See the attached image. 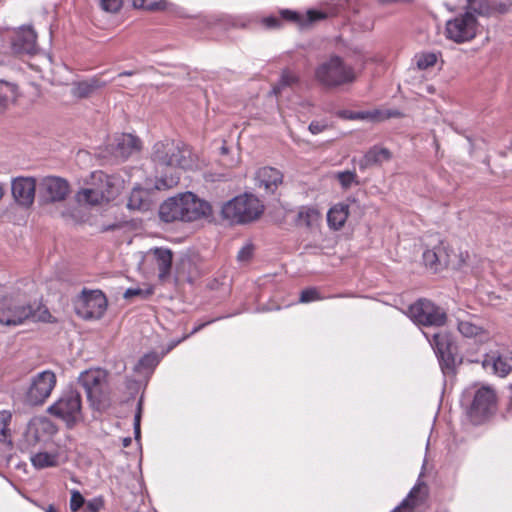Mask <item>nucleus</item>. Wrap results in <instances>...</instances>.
<instances>
[{
  "label": "nucleus",
  "instance_id": "nucleus-1",
  "mask_svg": "<svg viewBox=\"0 0 512 512\" xmlns=\"http://www.w3.org/2000/svg\"><path fill=\"white\" fill-rule=\"evenodd\" d=\"M212 215L209 202L192 192H185L165 200L159 207V218L165 223L194 222Z\"/></svg>",
  "mask_w": 512,
  "mask_h": 512
},
{
  "label": "nucleus",
  "instance_id": "nucleus-2",
  "mask_svg": "<svg viewBox=\"0 0 512 512\" xmlns=\"http://www.w3.org/2000/svg\"><path fill=\"white\" fill-rule=\"evenodd\" d=\"M151 160L157 166L183 170L191 169L194 164L189 147L174 140L156 142L152 149Z\"/></svg>",
  "mask_w": 512,
  "mask_h": 512
},
{
  "label": "nucleus",
  "instance_id": "nucleus-3",
  "mask_svg": "<svg viewBox=\"0 0 512 512\" xmlns=\"http://www.w3.org/2000/svg\"><path fill=\"white\" fill-rule=\"evenodd\" d=\"M264 205L252 194L236 196L222 206L221 215L232 224H246L257 220Z\"/></svg>",
  "mask_w": 512,
  "mask_h": 512
},
{
  "label": "nucleus",
  "instance_id": "nucleus-4",
  "mask_svg": "<svg viewBox=\"0 0 512 512\" xmlns=\"http://www.w3.org/2000/svg\"><path fill=\"white\" fill-rule=\"evenodd\" d=\"M315 77L325 87H338L355 80L353 67L344 63L341 57L332 56L315 70Z\"/></svg>",
  "mask_w": 512,
  "mask_h": 512
},
{
  "label": "nucleus",
  "instance_id": "nucleus-5",
  "mask_svg": "<svg viewBox=\"0 0 512 512\" xmlns=\"http://www.w3.org/2000/svg\"><path fill=\"white\" fill-rule=\"evenodd\" d=\"M407 314L418 326L443 327L448 322L445 309L426 298H420L409 305Z\"/></svg>",
  "mask_w": 512,
  "mask_h": 512
},
{
  "label": "nucleus",
  "instance_id": "nucleus-6",
  "mask_svg": "<svg viewBox=\"0 0 512 512\" xmlns=\"http://www.w3.org/2000/svg\"><path fill=\"white\" fill-rule=\"evenodd\" d=\"M75 313L84 320L101 319L108 307L106 295L99 289L83 288L73 300Z\"/></svg>",
  "mask_w": 512,
  "mask_h": 512
},
{
  "label": "nucleus",
  "instance_id": "nucleus-7",
  "mask_svg": "<svg viewBox=\"0 0 512 512\" xmlns=\"http://www.w3.org/2000/svg\"><path fill=\"white\" fill-rule=\"evenodd\" d=\"M81 396L75 390H67L48 408V412L72 426L82 418Z\"/></svg>",
  "mask_w": 512,
  "mask_h": 512
},
{
  "label": "nucleus",
  "instance_id": "nucleus-8",
  "mask_svg": "<svg viewBox=\"0 0 512 512\" xmlns=\"http://www.w3.org/2000/svg\"><path fill=\"white\" fill-rule=\"evenodd\" d=\"M478 26L477 17L471 11H466L446 22L445 36L455 43H465L476 37Z\"/></svg>",
  "mask_w": 512,
  "mask_h": 512
},
{
  "label": "nucleus",
  "instance_id": "nucleus-9",
  "mask_svg": "<svg viewBox=\"0 0 512 512\" xmlns=\"http://www.w3.org/2000/svg\"><path fill=\"white\" fill-rule=\"evenodd\" d=\"M497 396L491 386H481L473 395L468 408V416L475 424H480L488 419L496 410Z\"/></svg>",
  "mask_w": 512,
  "mask_h": 512
},
{
  "label": "nucleus",
  "instance_id": "nucleus-10",
  "mask_svg": "<svg viewBox=\"0 0 512 512\" xmlns=\"http://www.w3.org/2000/svg\"><path fill=\"white\" fill-rule=\"evenodd\" d=\"M71 193L70 183L59 176L43 177L38 184V201L40 205L64 202Z\"/></svg>",
  "mask_w": 512,
  "mask_h": 512
},
{
  "label": "nucleus",
  "instance_id": "nucleus-11",
  "mask_svg": "<svg viewBox=\"0 0 512 512\" xmlns=\"http://www.w3.org/2000/svg\"><path fill=\"white\" fill-rule=\"evenodd\" d=\"M29 318H36L30 305L20 304L17 300L8 296L0 299V324L18 325Z\"/></svg>",
  "mask_w": 512,
  "mask_h": 512
},
{
  "label": "nucleus",
  "instance_id": "nucleus-12",
  "mask_svg": "<svg viewBox=\"0 0 512 512\" xmlns=\"http://www.w3.org/2000/svg\"><path fill=\"white\" fill-rule=\"evenodd\" d=\"M55 385L56 375L52 371L45 370L38 373L32 379L30 387L27 391V401L31 405L43 404L51 395Z\"/></svg>",
  "mask_w": 512,
  "mask_h": 512
},
{
  "label": "nucleus",
  "instance_id": "nucleus-13",
  "mask_svg": "<svg viewBox=\"0 0 512 512\" xmlns=\"http://www.w3.org/2000/svg\"><path fill=\"white\" fill-rule=\"evenodd\" d=\"M279 15L282 24L288 23L297 26L300 29L308 28L314 23L327 19L332 16L337 15V11L335 9H329L327 11L322 10H308L306 14H301L297 11L290 9H281L279 10Z\"/></svg>",
  "mask_w": 512,
  "mask_h": 512
},
{
  "label": "nucleus",
  "instance_id": "nucleus-14",
  "mask_svg": "<svg viewBox=\"0 0 512 512\" xmlns=\"http://www.w3.org/2000/svg\"><path fill=\"white\" fill-rule=\"evenodd\" d=\"M36 187L34 177L20 176L13 179L11 191L15 202L23 208H30L35 200Z\"/></svg>",
  "mask_w": 512,
  "mask_h": 512
},
{
  "label": "nucleus",
  "instance_id": "nucleus-15",
  "mask_svg": "<svg viewBox=\"0 0 512 512\" xmlns=\"http://www.w3.org/2000/svg\"><path fill=\"white\" fill-rule=\"evenodd\" d=\"M106 372L100 368L83 371L79 376V383L86 391L91 401H98L106 384Z\"/></svg>",
  "mask_w": 512,
  "mask_h": 512
},
{
  "label": "nucleus",
  "instance_id": "nucleus-16",
  "mask_svg": "<svg viewBox=\"0 0 512 512\" xmlns=\"http://www.w3.org/2000/svg\"><path fill=\"white\" fill-rule=\"evenodd\" d=\"M12 50L17 55H34L38 51L37 34L30 26H23L15 32L12 42Z\"/></svg>",
  "mask_w": 512,
  "mask_h": 512
},
{
  "label": "nucleus",
  "instance_id": "nucleus-17",
  "mask_svg": "<svg viewBox=\"0 0 512 512\" xmlns=\"http://www.w3.org/2000/svg\"><path fill=\"white\" fill-rule=\"evenodd\" d=\"M117 178L113 175H108L103 171H95L91 174V185H93L99 193L103 192V202H110L114 200L119 194L117 185Z\"/></svg>",
  "mask_w": 512,
  "mask_h": 512
},
{
  "label": "nucleus",
  "instance_id": "nucleus-18",
  "mask_svg": "<svg viewBox=\"0 0 512 512\" xmlns=\"http://www.w3.org/2000/svg\"><path fill=\"white\" fill-rule=\"evenodd\" d=\"M142 148V142L130 133H123L115 138L113 145V154L122 161L127 160L132 154L137 153Z\"/></svg>",
  "mask_w": 512,
  "mask_h": 512
},
{
  "label": "nucleus",
  "instance_id": "nucleus-19",
  "mask_svg": "<svg viewBox=\"0 0 512 512\" xmlns=\"http://www.w3.org/2000/svg\"><path fill=\"white\" fill-rule=\"evenodd\" d=\"M482 366L487 372L505 377L512 371V354H485Z\"/></svg>",
  "mask_w": 512,
  "mask_h": 512
},
{
  "label": "nucleus",
  "instance_id": "nucleus-20",
  "mask_svg": "<svg viewBox=\"0 0 512 512\" xmlns=\"http://www.w3.org/2000/svg\"><path fill=\"white\" fill-rule=\"evenodd\" d=\"M428 490L424 482L418 481L409 494L391 512H413L416 507L423 504L427 498Z\"/></svg>",
  "mask_w": 512,
  "mask_h": 512
},
{
  "label": "nucleus",
  "instance_id": "nucleus-21",
  "mask_svg": "<svg viewBox=\"0 0 512 512\" xmlns=\"http://www.w3.org/2000/svg\"><path fill=\"white\" fill-rule=\"evenodd\" d=\"M259 187H263L266 193L274 194L283 182V174L273 167H262L256 173Z\"/></svg>",
  "mask_w": 512,
  "mask_h": 512
},
{
  "label": "nucleus",
  "instance_id": "nucleus-22",
  "mask_svg": "<svg viewBox=\"0 0 512 512\" xmlns=\"http://www.w3.org/2000/svg\"><path fill=\"white\" fill-rule=\"evenodd\" d=\"M392 158V153L389 149L374 145L371 147L359 161V168L365 170L373 166H379L385 161Z\"/></svg>",
  "mask_w": 512,
  "mask_h": 512
},
{
  "label": "nucleus",
  "instance_id": "nucleus-23",
  "mask_svg": "<svg viewBox=\"0 0 512 512\" xmlns=\"http://www.w3.org/2000/svg\"><path fill=\"white\" fill-rule=\"evenodd\" d=\"M54 432L52 423L45 419H36L29 423L26 438L29 443L36 444L44 440L45 435H51Z\"/></svg>",
  "mask_w": 512,
  "mask_h": 512
},
{
  "label": "nucleus",
  "instance_id": "nucleus-24",
  "mask_svg": "<svg viewBox=\"0 0 512 512\" xmlns=\"http://www.w3.org/2000/svg\"><path fill=\"white\" fill-rule=\"evenodd\" d=\"M422 258L424 265L433 272H439L449 264L448 255L444 251V248L440 246L427 249L424 251Z\"/></svg>",
  "mask_w": 512,
  "mask_h": 512
},
{
  "label": "nucleus",
  "instance_id": "nucleus-25",
  "mask_svg": "<svg viewBox=\"0 0 512 512\" xmlns=\"http://www.w3.org/2000/svg\"><path fill=\"white\" fill-rule=\"evenodd\" d=\"M321 213L314 206H301L298 209L294 223L297 227H305L309 230L317 227L321 221Z\"/></svg>",
  "mask_w": 512,
  "mask_h": 512
},
{
  "label": "nucleus",
  "instance_id": "nucleus-26",
  "mask_svg": "<svg viewBox=\"0 0 512 512\" xmlns=\"http://www.w3.org/2000/svg\"><path fill=\"white\" fill-rule=\"evenodd\" d=\"M106 85V82L102 81L99 77L94 76L88 80L78 81L74 83L72 88V94L76 98L85 99L90 97L98 89H101Z\"/></svg>",
  "mask_w": 512,
  "mask_h": 512
},
{
  "label": "nucleus",
  "instance_id": "nucleus-27",
  "mask_svg": "<svg viewBox=\"0 0 512 512\" xmlns=\"http://www.w3.org/2000/svg\"><path fill=\"white\" fill-rule=\"evenodd\" d=\"M153 255L159 272L158 277L161 281H164L171 273L173 253L170 249L155 248L153 250Z\"/></svg>",
  "mask_w": 512,
  "mask_h": 512
},
{
  "label": "nucleus",
  "instance_id": "nucleus-28",
  "mask_svg": "<svg viewBox=\"0 0 512 512\" xmlns=\"http://www.w3.org/2000/svg\"><path fill=\"white\" fill-rule=\"evenodd\" d=\"M349 216V205L347 203H338L331 207L327 213L328 226L337 231L346 223Z\"/></svg>",
  "mask_w": 512,
  "mask_h": 512
},
{
  "label": "nucleus",
  "instance_id": "nucleus-29",
  "mask_svg": "<svg viewBox=\"0 0 512 512\" xmlns=\"http://www.w3.org/2000/svg\"><path fill=\"white\" fill-rule=\"evenodd\" d=\"M425 336L434 352H452L455 347L453 337L447 331L437 332L432 335L425 333Z\"/></svg>",
  "mask_w": 512,
  "mask_h": 512
},
{
  "label": "nucleus",
  "instance_id": "nucleus-30",
  "mask_svg": "<svg viewBox=\"0 0 512 512\" xmlns=\"http://www.w3.org/2000/svg\"><path fill=\"white\" fill-rule=\"evenodd\" d=\"M151 201L149 192L143 188H134L128 198L127 207L130 210L148 211Z\"/></svg>",
  "mask_w": 512,
  "mask_h": 512
},
{
  "label": "nucleus",
  "instance_id": "nucleus-31",
  "mask_svg": "<svg viewBox=\"0 0 512 512\" xmlns=\"http://www.w3.org/2000/svg\"><path fill=\"white\" fill-rule=\"evenodd\" d=\"M159 361L160 358L158 354H143V356L138 360L137 364H135L134 371L140 376H149Z\"/></svg>",
  "mask_w": 512,
  "mask_h": 512
},
{
  "label": "nucleus",
  "instance_id": "nucleus-32",
  "mask_svg": "<svg viewBox=\"0 0 512 512\" xmlns=\"http://www.w3.org/2000/svg\"><path fill=\"white\" fill-rule=\"evenodd\" d=\"M466 11H471L475 16L490 17L495 15L492 0H466Z\"/></svg>",
  "mask_w": 512,
  "mask_h": 512
},
{
  "label": "nucleus",
  "instance_id": "nucleus-33",
  "mask_svg": "<svg viewBox=\"0 0 512 512\" xmlns=\"http://www.w3.org/2000/svg\"><path fill=\"white\" fill-rule=\"evenodd\" d=\"M299 83V76L289 69H284L281 73L279 81L272 87L271 94L279 96L287 87H293Z\"/></svg>",
  "mask_w": 512,
  "mask_h": 512
},
{
  "label": "nucleus",
  "instance_id": "nucleus-34",
  "mask_svg": "<svg viewBox=\"0 0 512 512\" xmlns=\"http://www.w3.org/2000/svg\"><path fill=\"white\" fill-rule=\"evenodd\" d=\"M440 368L445 375L454 374L457 367L462 363L461 354H436Z\"/></svg>",
  "mask_w": 512,
  "mask_h": 512
},
{
  "label": "nucleus",
  "instance_id": "nucleus-35",
  "mask_svg": "<svg viewBox=\"0 0 512 512\" xmlns=\"http://www.w3.org/2000/svg\"><path fill=\"white\" fill-rule=\"evenodd\" d=\"M31 463L37 469L55 467L59 464L57 453L38 452L31 456Z\"/></svg>",
  "mask_w": 512,
  "mask_h": 512
},
{
  "label": "nucleus",
  "instance_id": "nucleus-36",
  "mask_svg": "<svg viewBox=\"0 0 512 512\" xmlns=\"http://www.w3.org/2000/svg\"><path fill=\"white\" fill-rule=\"evenodd\" d=\"M103 192L99 193L97 188L93 185L89 188L81 189L76 194V199L79 203H85L92 206L103 204Z\"/></svg>",
  "mask_w": 512,
  "mask_h": 512
},
{
  "label": "nucleus",
  "instance_id": "nucleus-37",
  "mask_svg": "<svg viewBox=\"0 0 512 512\" xmlns=\"http://www.w3.org/2000/svg\"><path fill=\"white\" fill-rule=\"evenodd\" d=\"M16 93V85L0 80V114H3L8 109L10 102L15 100Z\"/></svg>",
  "mask_w": 512,
  "mask_h": 512
},
{
  "label": "nucleus",
  "instance_id": "nucleus-38",
  "mask_svg": "<svg viewBox=\"0 0 512 512\" xmlns=\"http://www.w3.org/2000/svg\"><path fill=\"white\" fill-rule=\"evenodd\" d=\"M12 413L7 410L0 411V443L12 447V434L9 428Z\"/></svg>",
  "mask_w": 512,
  "mask_h": 512
},
{
  "label": "nucleus",
  "instance_id": "nucleus-39",
  "mask_svg": "<svg viewBox=\"0 0 512 512\" xmlns=\"http://www.w3.org/2000/svg\"><path fill=\"white\" fill-rule=\"evenodd\" d=\"M380 112L375 111H352V110H338L336 116L343 120H374L379 116Z\"/></svg>",
  "mask_w": 512,
  "mask_h": 512
},
{
  "label": "nucleus",
  "instance_id": "nucleus-40",
  "mask_svg": "<svg viewBox=\"0 0 512 512\" xmlns=\"http://www.w3.org/2000/svg\"><path fill=\"white\" fill-rule=\"evenodd\" d=\"M459 332L467 338L476 337L484 333V329L480 326H477L469 321H460L458 323Z\"/></svg>",
  "mask_w": 512,
  "mask_h": 512
},
{
  "label": "nucleus",
  "instance_id": "nucleus-41",
  "mask_svg": "<svg viewBox=\"0 0 512 512\" xmlns=\"http://www.w3.org/2000/svg\"><path fill=\"white\" fill-rule=\"evenodd\" d=\"M416 64L420 70L433 67L437 62V55L432 52L420 53L416 55Z\"/></svg>",
  "mask_w": 512,
  "mask_h": 512
},
{
  "label": "nucleus",
  "instance_id": "nucleus-42",
  "mask_svg": "<svg viewBox=\"0 0 512 512\" xmlns=\"http://www.w3.org/2000/svg\"><path fill=\"white\" fill-rule=\"evenodd\" d=\"M320 291L316 287H309L301 291L299 301L301 303H309L313 301L322 300Z\"/></svg>",
  "mask_w": 512,
  "mask_h": 512
},
{
  "label": "nucleus",
  "instance_id": "nucleus-43",
  "mask_svg": "<svg viewBox=\"0 0 512 512\" xmlns=\"http://www.w3.org/2000/svg\"><path fill=\"white\" fill-rule=\"evenodd\" d=\"M336 178L344 189L350 188L353 183L358 184V181L356 180L357 174L354 171L347 170L339 172L337 173Z\"/></svg>",
  "mask_w": 512,
  "mask_h": 512
},
{
  "label": "nucleus",
  "instance_id": "nucleus-44",
  "mask_svg": "<svg viewBox=\"0 0 512 512\" xmlns=\"http://www.w3.org/2000/svg\"><path fill=\"white\" fill-rule=\"evenodd\" d=\"M260 24L268 30H278L282 28V22L279 16L268 15L260 20Z\"/></svg>",
  "mask_w": 512,
  "mask_h": 512
},
{
  "label": "nucleus",
  "instance_id": "nucleus-45",
  "mask_svg": "<svg viewBox=\"0 0 512 512\" xmlns=\"http://www.w3.org/2000/svg\"><path fill=\"white\" fill-rule=\"evenodd\" d=\"M180 176L173 174L169 177H162L157 180L156 187L158 189H169L176 186L179 183Z\"/></svg>",
  "mask_w": 512,
  "mask_h": 512
},
{
  "label": "nucleus",
  "instance_id": "nucleus-46",
  "mask_svg": "<svg viewBox=\"0 0 512 512\" xmlns=\"http://www.w3.org/2000/svg\"><path fill=\"white\" fill-rule=\"evenodd\" d=\"M495 14H506L512 7V0H492Z\"/></svg>",
  "mask_w": 512,
  "mask_h": 512
},
{
  "label": "nucleus",
  "instance_id": "nucleus-47",
  "mask_svg": "<svg viewBox=\"0 0 512 512\" xmlns=\"http://www.w3.org/2000/svg\"><path fill=\"white\" fill-rule=\"evenodd\" d=\"M99 1H100L101 8L103 10H105L107 12H111V13L118 12L123 5V0H99Z\"/></svg>",
  "mask_w": 512,
  "mask_h": 512
},
{
  "label": "nucleus",
  "instance_id": "nucleus-48",
  "mask_svg": "<svg viewBox=\"0 0 512 512\" xmlns=\"http://www.w3.org/2000/svg\"><path fill=\"white\" fill-rule=\"evenodd\" d=\"M152 294H153V290L151 288L146 289V290H143L140 288H129L125 291L124 298L131 299L135 296H140L145 299V298H148L149 296H151Z\"/></svg>",
  "mask_w": 512,
  "mask_h": 512
},
{
  "label": "nucleus",
  "instance_id": "nucleus-49",
  "mask_svg": "<svg viewBox=\"0 0 512 512\" xmlns=\"http://www.w3.org/2000/svg\"><path fill=\"white\" fill-rule=\"evenodd\" d=\"M84 497L78 490H72L70 498V509L73 512H77L84 504Z\"/></svg>",
  "mask_w": 512,
  "mask_h": 512
},
{
  "label": "nucleus",
  "instance_id": "nucleus-50",
  "mask_svg": "<svg viewBox=\"0 0 512 512\" xmlns=\"http://www.w3.org/2000/svg\"><path fill=\"white\" fill-rule=\"evenodd\" d=\"M253 251H254V247L252 244H246L245 246H243L238 254H237V259L238 261L240 262H247L249 261L252 256H253Z\"/></svg>",
  "mask_w": 512,
  "mask_h": 512
},
{
  "label": "nucleus",
  "instance_id": "nucleus-51",
  "mask_svg": "<svg viewBox=\"0 0 512 512\" xmlns=\"http://www.w3.org/2000/svg\"><path fill=\"white\" fill-rule=\"evenodd\" d=\"M141 414H142V399L138 401L137 411L134 417V433L135 438L140 437V421H141Z\"/></svg>",
  "mask_w": 512,
  "mask_h": 512
},
{
  "label": "nucleus",
  "instance_id": "nucleus-52",
  "mask_svg": "<svg viewBox=\"0 0 512 512\" xmlns=\"http://www.w3.org/2000/svg\"><path fill=\"white\" fill-rule=\"evenodd\" d=\"M326 128H327V125L325 123H322L319 121H312L308 127L309 131L312 134H319V133L323 132Z\"/></svg>",
  "mask_w": 512,
  "mask_h": 512
},
{
  "label": "nucleus",
  "instance_id": "nucleus-53",
  "mask_svg": "<svg viewBox=\"0 0 512 512\" xmlns=\"http://www.w3.org/2000/svg\"><path fill=\"white\" fill-rule=\"evenodd\" d=\"M161 9H163V6L161 5V3L154 1V0H146L145 6H143V10H148V11H158Z\"/></svg>",
  "mask_w": 512,
  "mask_h": 512
},
{
  "label": "nucleus",
  "instance_id": "nucleus-54",
  "mask_svg": "<svg viewBox=\"0 0 512 512\" xmlns=\"http://www.w3.org/2000/svg\"><path fill=\"white\" fill-rule=\"evenodd\" d=\"M381 5H391V4H412L414 0H377Z\"/></svg>",
  "mask_w": 512,
  "mask_h": 512
},
{
  "label": "nucleus",
  "instance_id": "nucleus-55",
  "mask_svg": "<svg viewBox=\"0 0 512 512\" xmlns=\"http://www.w3.org/2000/svg\"><path fill=\"white\" fill-rule=\"evenodd\" d=\"M214 321H215V319H209V320H206V321H204V322H202V323L197 324V325L192 329L191 333H192V334H194V333H196V332L200 331L201 329H203V328H204V327H206L207 325H209V324L213 323Z\"/></svg>",
  "mask_w": 512,
  "mask_h": 512
},
{
  "label": "nucleus",
  "instance_id": "nucleus-56",
  "mask_svg": "<svg viewBox=\"0 0 512 512\" xmlns=\"http://www.w3.org/2000/svg\"><path fill=\"white\" fill-rule=\"evenodd\" d=\"M101 502H89L88 503V509L91 511V512H98L100 506H101Z\"/></svg>",
  "mask_w": 512,
  "mask_h": 512
},
{
  "label": "nucleus",
  "instance_id": "nucleus-57",
  "mask_svg": "<svg viewBox=\"0 0 512 512\" xmlns=\"http://www.w3.org/2000/svg\"><path fill=\"white\" fill-rule=\"evenodd\" d=\"M191 261L189 258L182 259L181 262L177 266V272L180 273V269L185 267L186 265H190Z\"/></svg>",
  "mask_w": 512,
  "mask_h": 512
},
{
  "label": "nucleus",
  "instance_id": "nucleus-58",
  "mask_svg": "<svg viewBox=\"0 0 512 512\" xmlns=\"http://www.w3.org/2000/svg\"><path fill=\"white\" fill-rule=\"evenodd\" d=\"M146 0H133V6L137 9H143V6H145Z\"/></svg>",
  "mask_w": 512,
  "mask_h": 512
},
{
  "label": "nucleus",
  "instance_id": "nucleus-59",
  "mask_svg": "<svg viewBox=\"0 0 512 512\" xmlns=\"http://www.w3.org/2000/svg\"><path fill=\"white\" fill-rule=\"evenodd\" d=\"M134 74H135V72H134V71H123V72L119 73V75H118V76H119V77H122V76H132V75H134Z\"/></svg>",
  "mask_w": 512,
  "mask_h": 512
},
{
  "label": "nucleus",
  "instance_id": "nucleus-60",
  "mask_svg": "<svg viewBox=\"0 0 512 512\" xmlns=\"http://www.w3.org/2000/svg\"><path fill=\"white\" fill-rule=\"evenodd\" d=\"M116 227H117V225H110V226L104 227L102 229V231L105 232V231H109V230H114Z\"/></svg>",
  "mask_w": 512,
  "mask_h": 512
},
{
  "label": "nucleus",
  "instance_id": "nucleus-61",
  "mask_svg": "<svg viewBox=\"0 0 512 512\" xmlns=\"http://www.w3.org/2000/svg\"><path fill=\"white\" fill-rule=\"evenodd\" d=\"M3 196H4V189H3L2 184L0 183V200L3 198Z\"/></svg>",
  "mask_w": 512,
  "mask_h": 512
},
{
  "label": "nucleus",
  "instance_id": "nucleus-62",
  "mask_svg": "<svg viewBox=\"0 0 512 512\" xmlns=\"http://www.w3.org/2000/svg\"><path fill=\"white\" fill-rule=\"evenodd\" d=\"M46 512H56L52 505L48 506Z\"/></svg>",
  "mask_w": 512,
  "mask_h": 512
},
{
  "label": "nucleus",
  "instance_id": "nucleus-63",
  "mask_svg": "<svg viewBox=\"0 0 512 512\" xmlns=\"http://www.w3.org/2000/svg\"><path fill=\"white\" fill-rule=\"evenodd\" d=\"M221 151H222V153H227L228 149H227L225 146H223V147L221 148Z\"/></svg>",
  "mask_w": 512,
  "mask_h": 512
},
{
  "label": "nucleus",
  "instance_id": "nucleus-64",
  "mask_svg": "<svg viewBox=\"0 0 512 512\" xmlns=\"http://www.w3.org/2000/svg\"><path fill=\"white\" fill-rule=\"evenodd\" d=\"M128 442H129V440H128V439H125V441H124V446H127V445H128Z\"/></svg>",
  "mask_w": 512,
  "mask_h": 512
}]
</instances>
